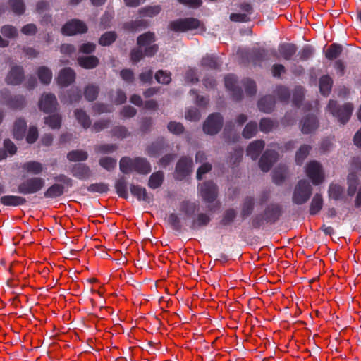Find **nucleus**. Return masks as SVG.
<instances>
[{
	"instance_id": "f257e3e1",
	"label": "nucleus",
	"mask_w": 361,
	"mask_h": 361,
	"mask_svg": "<svg viewBox=\"0 0 361 361\" xmlns=\"http://www.w3.org/2000/svg\"><path fill=\"white\" fill-rule=\"evenodd\" d=\"M120 170L125 174H128L134 171L140 174L146 175L151 172L150 163L142 157L131 159L128 157H122L119 162Z\"/></svg>"
},
{
	"instance_id": "f03ea898",
	"label": "nucleus",
	"mask_w": 361,
	"mask_h": 361,
	"mask_svg": "<svg viewBox=\"0 0 361 361\" xmlns=\"http://www.w3.org/2000/svg\"><path fill=\"white\" fill-rule=\"evenodd\" d=\"M327 109L339 123L345 125L351 118L354 106L349 102L340 104L337 101L330 99L327 105Z\"/></svg>"
},
{
	"instance_id": "7ed1b4c3",
	"label": "nucleus",
	"mask_w": 361,
	"mask_h": 361,
	"mask_svg": "<svg viewBox=\"0 0 361 361\" xmlns=\"http://www.w3.org/2000/svg\"><path fill=\"white\" fill-rule=\"evenodd\" d=\"M312 194V187L310 182L305 179H301L295 186L292 202L297 205L305 204L311 197Z\"/></svg>"
},
{
	"instance_id": "20e7f679",
	"label": "nucleus",
	"mask_w": 361,
	"mask_h": 361,
	"mask_svg": "<svg viewBox=\"0 0 361 361\" xmlns=\"http://www.w3.org/2000/svg\"><path fill=\"white\" fill-rule=\"evenodd\" d=\"M45 185L44 178L38 176L28 178L18 185V192L23 195H32L39 192Z\"/></svg>"
},
{
	"instance_id": "39448f33",
	"label": "nucleus",
	"mask_w": 361,
	"mask_h": 361,
	"mask_svg": "<svg viewBox=\"0 0 361 361\" xmlns=\"http://www.w3.org/2000/svg\"><path fill=\"white\" fill-rule=\"evenodd\" d=\"M0 103L12 109H21L25 106L26 102L23 95L12 96L8 90L4 89L0 92Z\"/></svg>"
},
{
	"instance_id": "423d86ee",
	"label": "nucleus",
	"mask_w": 361,
	"mask_h": 361,
	"mask_svg": "<svg viewBox=\"0 0 361 361\" xmlns=\"http://www.w3.org/2000/svg\"><path fill=\"white\" fill-rule=\"evenodd\" d=\"M224 118L220 113H212L203 124L204 132L209 135L217 134L223 126Z\"/></svg>"
},
{
	"instance_id": "0eeeda50",
	"label": "nucleus",
	"mask_w": 361,
	"mask_h": 361,
	"mask_svg": "<svg viewBox=\"0 0 361 361\" xmlns=\"http://www.w3.org/2000/svg\"><path fill=\"white\" fill-rule=\"evenodd\" d=\"M305 171L307 176L314 185H318L324 181V176L319 162L311 161L307 164Z\"/></svg>"
},
{
	"instance_id": "6e6552de",
	"label": "nucleus",
	"mask_w": 361,
	"mask_h": 361,
	"mask_svg": "<svg viewBox=\"0 0 361 361\" xmlns=\"http://www.w3.org/2000/svg\"><path fill=\"white\" fill-rule=\"evenodd\" d=\"M87 27L86 24L78 19H73L67 22L61 28V33L66 36L83 34L87 32Z\"/></svg>"
},
{
	"instance_id": "1a4fd4ad",
	"label": "nucleus",
	"mask_w": 361,
	"mask_h": 361,
	"mask_svg": "<svg viewBox=\"0 0 361 361\" xmlns=\"http://www.w3.org/2000/svg\"><path fill=\"white\" fill-rule=\"evenodd\" d=\"M200 195L204 202H214L218 196V187L212 180L204 182L200 186Z\"/></svg>"
},
{
	"instance_id": "9d476101",
	"label": "nucleus",
	"mask_w": 361,
	"mask_h": 361,
	"mask_svg": "<svg viewBox=\"0 0 361 361\" xmlns=\"http://www.w3.org/2000/svg\"><path fill=\"white\" fill-rule=\"evenodd\" d=\"M159 47L157 44H154L152 46H149L145 48L144 51L142 50L141 47H138L136 48H133L130 53V58L133 63H138L141 59H142L145 56L152 57L154 56L158 51Z\"/></svg>"
},
{
	"instance_id": "9b49d317",
	"label": "nucleus",
	"mask_w": 361,
	"mask_h": 361,
	"mask_svg": "<svg viewBox=\"0 0 361 361\" xmlns=\"http://www.w3.org/2000/svg\"><path fill=\"white\" fill-rule=\"evenodd\" d=\"M246 57L255 66H262V63L269 59V51L264 48L253 47L246 51Z\"/></svg>"
},
{
	"instance_id": "f8f14e48",
	"label": "nucleus",
	"mask_w": 361,
	"mask_h": 361,
	"mask_svg": "<svg viewBox=\"0 0 361 361\" xmlns=\"http://www.w3.org/2000/svg\"><path fill=\"white\" fill-rule=\"evenodd\" d=\"M192 160L191 158L183 157L176 164L175 169V178L183 180L190 175L192 171Z\"/></svg>"
},
{
	"instance_id": "ddd939ff",
	"label": "nucleus",
	"mask_w": 361,
	"mask_h": 361,
	"mask_svg": "<svg viewBox=\"0 0 361 361\" xmlns=\"http://www.w3.org/2000/svg\"><path fill=\"white\" fill-rule=\"evenodd\" d=\"M266 224H274L278 221L283 214L282 207L278 203L267 205L262 212Z\"/></svg>"
},
{
	"instance_id": "4468645a",
	"label": "nucleus",
	"mask_w": 361,
	"mask_h": 361,
	"mask_svg": "<svg viewBox=\"0 0 361 361\" xmlns=\"http://www.w3.org/2000/svg\"><path fill=\"white\" fill-rule=\"evenodd\" d=\"M225 86L231 92L232 97L235 101H240L243 97L242 88L237 85L238 79L233 74H228L224 78Z\"/></svg>"
},
{
	"instance_id": "2eb2a0df",
	"label": "nucleus",
	"mask_w": 361,
	"mask_h": 361,
	"mask_svg": "<svg viewBox=\"0 0 361 361\" xmlns=\"http://www.w3.org/2000/svg\"><path fill=\"white\" fill-rule=\"evenodd\" d=\"M278 152L272 149H267L262 155L259 161V166L264 172L269 171L274 163L277 161Z\"/></svg>"
},
{
	"instance_id": "dca6fc26",
	"label": "nucleus",
	"mask_w": 361,
	"mask_h": 361,
	"mask_svg": "<svg viewBox=\"0 0 361 361\" xmlns=\"http://www.w3.org/2000/svg\"><path fill=\"white\" fill-rule=\"evenodd\" d=\"M57 106L56 97L52 93L44 94L39 102V109L45 113H51L55 111Z\"/></svg>"
},
{
	"instance_id": "f3484780",
	"label": "nucleus",
	"mask_w": 361,
	"mask_h": 361,
	"mask_svg": "<svg viewBox=\"0 0 361 361\" xmlns=\"http://www.w3.org/2000/svg\"><path fill=\"white\" fill-rule=\"evenodd\" d=\"M75 80V73L71 68L61 69L57 77V83L61 87H68Z\"/></svg>"
},
{
	"instance_id": "a211bd4d",
	"label": "nucleus",
	"mask_w": 361,
	"mask_h": 361,
	"mask_svg": "<svg viewBox=\"0 0 361 361\" xmlns=\"http://www.w3.org/2000/svg\"><path fill=\"white\" fill-rule=\"evenodd\" d=\"M24 70L20 66H14L11 68L6 78V82L8 85H20L24 79Z\"/></svg>"
},
{
	"instance_id": "6ab92c4d",
	"label": "nucleus",
	"mask_w": 361,
	"mask_h": 361,
	"mask_svg": "<svg viewBox=\"0 0 361 361\" xmlns=\"http://www.w3.org/2000/svg\"><path fill=\"white\" fill-rule=\"evenodd\" d=\"M71 174L79 180H87L92 175L90 168L85 164H75L71 169Z\"/></svg>"
},
{
	"instance_id": "aec40b11",
	"label": "nucleus",
	"mask_w": 361,
	"mask_h": 361,
	"mask_svg": "<svg viewBox=\"0 0 361 361\" xmlns=\"http://www.w3.org/2000/svg\"><path fill=\"white\" fill-rule=\"evenodd\" d=\"M319 126V121L316 116L307 114L302 121L301 131L304 134H310L314 131Z\"/></svg>"
},
{
	"instance_id": "412c9836",
	"label": "nucleus",
	"mask_w": 361,
	"mask_h": 361,
	"mask_svg": "<svg viewBox=\"0 0 361 361\" xmlns=\"http://www.w3.org/2000/svg\"><path fill=\"white\" fill-rule=\"evenodd\" d=\"M81 98V90L78 87H73L64 92L61 100L63 103L72 104L79 102Z\"/></svg>"
},
{
	"instance_id": "4be33fe9",
	"label": "nucleus",
	"mask_w": 361,
	"mask_h": 361,
	"mask_svg": "<svg viewBox=\"0 0 361 361\" xmlns=\"http://www.w3.org/2000/svg\"><path fill=\"white\" fill-rule=\"evenodd\" d=\"M255 208V199L253 196H246L240 204V216L243 219L250 216Z\"/></svg>"
},
{
	"instance_id": "5701e85b",
	"label": "nucleus",
	"mask_w": 361,
	"mask_h": 361,
	"mask_svg": "<svg viewBox=\"0 0 361 361\" xmlns=\"http://www.w3.org/2000/svg\"><path fill=\"white\" fill-rule=\"evenodd\" d=\"M298 47L293 43H281L279 45V51L282 58L286 61L292 59L296 54Z\"/></svg>"
},
{
	"instance_id": "b1692460",
	"label": "nucleus",
	"mask_w": 361,
	"mask_h": 361,
	"mask_svg": "<svg viewBox=\"0 0 361 361\" xmlns=\"http://www.w3.org/2000/svg\"><path fill=\"white\" fill-rule=\"evenodd\" d=\"M130 191L138 201L149 203L152 200V197L149 195L146 189L139 185L131 184L130 185Z\"/></svg>"
},
{
	"instance_id": "393cba45",
	"label": "nucleus",
	"mask_w": 361,
	"mask_h": 361,
	"mask_svg": "<svg viewBox=\"0 0 361 361\" xmlns=\"http://www.w3.org/2000/svg\"><path fill=\"white\" fill-rule=\"evenodd\" d=\"M276 100L272 95H266L259 99L257 106L259 109L264 113H271L275 106Z\"/></svg>"
},
{
	"instance_id": "a878e982",
	"label": "nucleus",
	"mask_w": 361,
	"mask_h": 361,
	"mask_svg": "<svg viewBox=\"0 0 361 361\" xmlns=\"http://www.w3.org/2000/svg\"><path fill=\"white\" fill-rule=\"evenodd\" d=\"M25 197L17 195H4L0 197V203L7 207H18L25 204Z\"/></svg>"
},
{
	"instance_id": "bb28decb",
	"label": "nucleus",
	"mask_w": 361,
	"mask_h": 361,
	"mask_svg": "<svg viewBox=\"0 0 361 361\" xmlns=\"http://www.w3.org/2000/svg\"><path fill=\"white\" fill-rule=\"evenodd\" d=\"M264 145V141L262 140L253 141L247 148V154L253 160L257 159L263 150Z\"/></svg>"
},
{
	"instance_id": "cd10ccee",
	"label": "nucleus",
	"mask_w": 361,
	"mask_h": 361,
	"mask_svg": "<svg viewBox=\"0 0 361 361\" xmlns=\"http://www.w3.org/2000/svg\"><path fill=\"white\" fill-rule=\"evenodd\" d=\"M27 127V122L24 118H17L14 123L13 129V134L14 138L18 140H23L25 137Z\"/></svg>"
},
{
	"instance_id": "c85d7f7f",
	"label": "nucleus",
	"mask_w": 361,
	"mask_h": 361,
	"mask_svg": "<svg viewBox=\"0 0 361 361\" xmlns=\"http://www.w3.org/2000/svg\"><path fill=\"white\" fill-rule=\"evenodd\" d=\"M238 216V212L234 208H228L222 214L219 224L223 227H227L234 223Z\"/></svg>"
},
{
	"instance_id": "c756f323",
	"label": "nucleus",
	"mask_w": 361,
	"mask_h": 361,
	"mask_svg": "<svg viewBox=\"0 0 361 361\" xmlns=\"http://www.w3.org/2000/svg\"><path fill=\"white\" fill-rule=\"evenodd\" d=\"M166 147L164 138L160 137L147 147V153L151 157H157L163 152Z\"/></svg>"
},
{
	"instance_id": "7c9ffc66",
	"label": "nucleus",
	"mask_w": 361,
	"mask_h": 361,
	"mask_svg": "<svg viewBox=\"0 0 361 361\" xmlns=\"http://www.w3.org/2000/svg\"><path fill=\"white\" fill-rule=\"evenodd\" d=\"M64 192L65 187L63 185L54 183L44 192V197L48 199L56 198L63 195Z\"/></svg>"
},
{
	"instance_id": "2f4dec72",
	"label": "nucleus",
	"mask_w": 361,
	"mask_h": 361,
	"mask_svg": "<svg viewBox=\"0 0 361 361\" xmlns=\"http://www.w3.org/2000/svg\"><path fill=\"white\" fill-rule=\"evenodd\" d=\"M78 63L80 66L85 69L96 68L99 63V59L93 55L88 56H80L78 58Z\"/></svg>"
},
{
	"instance_id": "473e14b6",
	"label": "nucleus",
	"mask_w": 361,
	"mask_h": 361,
	"mask_svg": "<svg viewBox=\"0 0 361 361\" xmlns=\"http://www.w3.org/2000/svg\"><path fill=\"white\" fill-rule=\"evenodd\" d=\"M222 63L219 58L214 55L207 54L201 60V66L210 69H219Z\"/></svg>"
},
{
	"instance_id": "72a5a7b5",
	"label": "nucleus",
	"mask_w": 361,
	"mask_h": 361,
	"mask_svg": "<svg viewBox=\"0 0 361 361\" xmlns=\"http://www.w3.org/2000/svg\"><path fill=\"white\" fill-rule=\"evenodd\" d=\"M345 189L341 185L336 183H331L329 187V197L334 200H341L344 197Z\"/></svg>"
},
{
	"instance_id": "f704fd0d",
	"label": "nucleus",
	"mask_w": 361,
	"mask_h": 361,
	"mask_svg": "<svg viewBox=\"0 0 361 361\" xmlns=\"http://www.w3.org/2000/svg\"><path fill=\"white\" fill-rule=\"evenodd\" d=\"M333 80L329 75H322L319 79V90L322 95L328 96L332 88Z\"/></svg>"
},
{
	"instance_id": "c9c22d12",
	"label": "nucleus",
	"mask_w": 361,
	"mask_h": 361,
	"mask_svg": "<svg viewBox=\"0 0 361 361\" xmlns=\"http://www.w3.org/2000/svg\"><path fill=\"white\" fill-rule=\"evenodd\" d=\"M147 27V21L144 20L137 19L126 22L123 24V29L129 32H137Z\"/></svg>"
},
{
	"instance_id": "e433bc0d",
	"label": "nucleus",
	"mask_w": 361,
	"mask_h": 361,
	"mask_svg": "<svg viewBox=\"0 0 361 361\" xmlns=\"http://www.w3.org/2000/svg\"><path fill=\"white\" fill-rule=\"evenodd\" d=\"M74 115L78 122L83 128L87 129L90 127V118L83 109H76L74 111Z\"/></svg>"
},
{
	"instance_id": "4c0bfd02",
	"label": "nucleus",
	"mask_w": 361,
	"mask_h": 361,
	"mask_svg": "<svg viewBox=\"0 0 361 361\" xmlns=\"http://www.w3.org/2000/svg\"><path fill=\"white\" fill-rule=\"evenodd\" d=\"M210 221L211 218L207 214L200 213L197 214V218L192 221L190 228L196 230L198 228L207 226Z\"/></svg>"
},
{
	"instance_id": "58836bf2",
	"label": "nucleus",
	"mask_w": 361,
	"mask_h": 361,
	"mask_svg": "<svg viewBox=\"0 0 361 361\" xmlns=\"http://www.w3.org/2000/svg\"><path fill=\"white\" fill-rule=\"evenodd\" d=\"M155 42V35L154 32H147L144 34L139 35L137 38V44L140 47H147L152 46V43Z\"/></svg>"
},
{
	"instance_id": "ea45409f",
	"label": "nucleus",
	"mask_w": 361,
	"mask_h": 361,
	"mask_svg": "<svg viewBox=\"0 0 361 361\" xmlns=\"http://www.w3.org/2000/svg\"><path fill=\"white\" fill-rule=\"evenodd\" d=\"M164 179V174L163 171L154 172L149 176L148 186L152 189H157L162 185Z\"/></svg>"
},
{
	"instance_id": "a19ab883",
	"label": "nucleus",
	"mask_w": 361,
	"mask_h": 361,
	"mask_svg": "<svg viewBox=\"0 0 361 361\" xmlns=\"http://www.w3.org/2000/svg\"><path fill=\"white\" fill-rule=\"evenodd\" d=\"M323 207L322 195L319 193H316L312 199L310 205V214L311 215H316L318 214Z\"/></svg>"
},
{
	"instance_id": "79ce46f5",
	"label": "nucleus",
	"mask_w": 361,
	"mask_h": 361,
	"mask_svg": "<svg viewBox=\"0 0 361 361\" xmlns=\"http://www.w3.org/2000/svg\"><path fill=\"white\" fill-rule=\"evenodd\" d=\"M116 193L120 197L128 199V185L125 177L118 178L115 183Z\"/></svg>"
},
{
	"instance_id": "37998d69",
	"label": "nucleus",
	"mask_w": 361,
	"mask_h": 361,
	"mask_svg": "<svg viewBox=\"0 0 361 361\" xmlns=\"http://www.w3.org/2000/svg\"><path fill=\"white\" fill-rule=\"evenodd\" d=\"M287 169L285 166L276 168L272 172V178L274 183L281 185L286 179Z\"/></svg>"
},
{
	"instance_id": "c03bdc74",
	"label": "nucleus",
	"mask_w": 361,
	"mask_h": 361,
	"mask_svg": "<svg viewBox=\"0 0 361 361\" xmlns=\"http://www.w3.org/2000/svg\"><path fill=\"white\" fill-rule=\"evenodd\" d=\"M87 158V152L82 149L71 150L67 154V159L70 161H86Z\"/></svg>"
},
{
	"instance_id": "a18cd8bd",
	"label": "nucleus",
	"mask_w": 361,
	"mask_h": 361,
	"mask_svg": "<svg viewBox=\"0 0 361 361\" xmlns=\"http://www.w3.org/2000/svg\"><path fill=\"white\" fill-rule=\"evenodd\" d=\"M343 47L341 44L334 43L331 44L325 53V57L329 60L337 59L342 53Z\"/></svg>"
},
{
	"instance_id": "49530a36",
	"label": "nucleus",
	"mask_w": 361,
	"mask_h": 361,
	"mask_svg": "<svg viewBox=\"0 0 361 361\" xmlns=\"http://www.w3.org/2000/svg\"><path fill=\"white\" fill-rule=\"evenodd\" d=\"M99 92V88L94 84L87 85L84 90V96L86 100L93 102L97 99Z\"/></svg>"
},
{
	"instance_id": "de8ad7c7",
	"label": "nucleus",
	"mask_w": 361,
	"mask_h": 361,
	"mask_svg": "<svg viewBox=\"0 0 361 361\" xmlns=\"http://www.w3.org/2000/svg\"><path fill=\"white\" fill-rule=\"evenodd\" d=\"M23 169L30 173L39 175L43 171V166L41 163L35 161L25 162L23 166Z\"/></svg>"
},
{
	"instance_id": "09e8293b",
	"label": "nucleus",
	"mask_w": 361,
	"mask_h": 361,
	"mask_svg": "<svg viewBox=\"0 0 361 361\" xmlns=\"http://www.w3.org/2000/svg\"><path fill=\"white\" fill-rule=\"evenodd\" d=\"M37 75L40 82L44 85H49L52 79V72L46 66H40L38 68Z\"/></svg>"
},
{
	"instance_id": "8fccbe9b",
	"label": "nucleus",
	"mask_w": 361,
	"mask_h": 361,
	"mask_svg": "<svg viewBox=\"0 0 361 361\" xmlns=\"http://www.w3.org/2000/svg\"><path fill=\"white\" fill-rule=\"evenodd\" d=\"M312 147L309 145H303L300 146L299 149L296 152L295 162L298 165H302L305 159L308 156Z\"/></svg>"
},
{
	"instance_id": "3c124183",
	"label": "nucleus",
	"mask_w": 361,
	"mask_h": 361,
	"mask_svg": "<svg viewBox=\"0 0 361 361\" xmlns=\"http://www.w3.org/2000/svg\"><path fill=\"white\" fill-rule=\"evenodd\" d=\"M161 8L160 6L156 5V6H145L143 8H141L139 10V13L143 16V17H154L157 15H158Z\"/></svg>"
},
{
	"instance_id": "603ef678",
	"label": "nucleus",
	"mask_w": 361,
	"mask_h": 361,
	"mask_svg": "<svg viewBox=\"0 0 361 361\" xmlns=\"http://www.w3.org/2000/svg\"><path fill=\"white\" fill-rule=\"evenodd\" d=\"M278 99L282 102H288L289 101L290 93L288 87L284 85H277L274 91Z\"/></svg>"
},
{
	"instance_id": "864d4df0",
	"label": "nucleus",
	"mask_w": 361,
	"mask_h": 361,
	"mask_svg": "<svg viewBox=\"0 0 361 361\" xmlns=\"http://www.w3.org/2000/svg\"><path fill=\"white\" fill-rule=\"evenodd\" d=\"M257 132V124L255 121H250L245 126L242 135L246 139H250L254 137Z\"/></svg>"
},
{
	"instance_id": "5fc2aeb1",
	"label": "nucleus",
	"mask_w": 361,
	"mask_h": 361,
	"mask_svg": "<svg viewBox=\"0 0 361 361\" xmlns=\"http://www.w3.org/2000/svg\"><path fill=\"white\" fill-rule=\"evenodd\" d=\"M116 38L117 35L115 32H106L99 38V43L102 46H109L116 41Z\"/></svg>"
},
{
	"instance_id": "6e6d98bb",
	"label": "nucleus",
	"mask_w": 361,
	"mask_h": 361,
	"mask_svg": "<svg viewBox=\"0 0 361 361\" xmlns=\"http://www.w3.org/2000/svg\"><path fill=\"white\" fill-rule=\"evenodd\" d=\"M241 82L247 96L252 97L255 95L257 93V86L254 80L246 78L243 80Z\"/></svg>"
},
{
	"instance_id": "4d7b16f0",
	"label": "nucleus",
	"mask_w": 361,
	"mask_h": 361,
	"mask_svg": "<svg viewBox=\"0 0 361 361\" xmlns=\"http://www.w3.org/2000/svg\"><path fill=\"white\" fill-rule=\"evenodd\" d=\"M99 164L104 169L109 171H111L116 168L117 161L114 158L110 157H104L99 159Z\"/></svg>"
},
{
	"instance_id": "13d9d810",
	"label": "nucleus",
	"mask_w": 361,
	"mask_h": 361,
	"mask_svg": "<svg viewBox=\"0 0 361 361\" xmlns=\"http://www.w3.org/2000/svg\"><path fill=\"white\" fill-rule=\"evenodd\" d=\"M154 78L157 82L167 85L171 81V73L167 71L159 70L156 73Z\"/></svg>"
},
{
	"instance_id": "bf43d9fd",
	"label": "nucleus",
	"mask_w": 361,
	"mask_h": 361,
	"mask_svg": "<svg viewBox=\"0 0 361 361\" xmlns=\"http://www.w3.org/2000/svg\"><path fill=\"white\" fill-rule=\"evenodd\" d=\"M45 123L52 129H57L61 125V116L59 114H52L45 117Z\"/></svg>"
},
{
	"instance_id": "052dcab7",
	"label": "nucleus",
	"mask_w": 361,
	"mask_h": 361,
	"mask_svg": "<svg viewBox=\"0 0 361 361\" xmlns=\"http://www.w3.org/2000/svg\"><path fill=\"white\" fill-rule=\"evenodd\" d=\"M250 224L252 228L259 229L266 224V220L263 214L261 213L252 216L250 220Z\"/></svg>"
},
{
	"instance_id": "680f3d73",
	"label": "nucleus",
	"mask_w": 361,
	"mask_h": 361,
	"mask_svg": "<svg viewBox=\"0 0 361 361\" xmlns=\"http://www.w3.org/2000/svg\"><path fill=\"white\" fill-rule=\"evenodd\" d=\"M304 99V89L302 87H298L294 90L292 102L296 107H300Z\"/></svg>"
},
{
	"instance_id": "e2e57ef3",
	"label": "nucleus",
	"mask_w": 361,
	"mask_h": 361,
	"mask_svg": "<svg viewBox=\"0 0 361 361\" xmlns=\"http://www.w3.org/2000/svg\"><path fill=\"white\" fill-rule=\"evenodd\" d=\"M314 53V49L310 44H305L298 53L300 61H305L311 58Z\"/></svg>"
},
{
	"instance_id": "0e129e2a",
	"label": "nucleus",
	"mask_w": 361,
	"mask_h": 361,
	"mask_svg": "<svg viewBox=\"0 0 361 361\" xmlns=\"http://www.w3.org/2000/svg\"><path fill=\"white\" fill-rule=\"evenodd\" d=\"M9 5L16 14L21 15L24 13L25 6L23 0H9Z\"/></svg>"
},
{
	"instance_id": "69168bd1",
	"label": "nucleus",
	"mask_w": 361,
	"mask_h": 361,
	"mask_svg": "<svg viewBox=\"0 0 361 361\" xmlns=\"http://www.w3.org/2000/svg\"><path fill=\"white\" fill-rule=\"evenodd\" d=\"M167 221L173 230L176 231H181L182 225L180 223V219L177 214L171 213L167 218Z\"/></svg>"
},
{
	"instance_id": "338daca9",
	"label": "nucleus",
	"mask_w": 361,
	"mask_h": 361,
	"mask_svg": "<svg viewBox=\"0 0 361 361\" xmlns=\"http://www.w3.org/2000/svg\"><path fill=\"white\" fill-rule=\"evenodd\" d=\"M90 192L106 193L109 190L108 185L104 183H92L87 187Z\"/></svg>"
},
{
	"instance_id": "774afa93",
	"label": "nucleus",
	"mask_w": 361,
	"mask_h": 361,
	"mask_svg": "<svg viewBox=\"0 0 361 361\" xmlns=\"http://www.w3.org/2000/svg\"><path fill=\"white\" fill-rule=\"evenodd\" d=\"M167 128L169 132L176 135H181L185 130V128L181 123L176 121H170L168 123Z\"/></svg>"
}]
</instances>
